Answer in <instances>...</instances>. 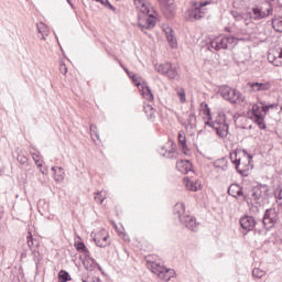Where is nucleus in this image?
<instances>
[{
  "mask_svg": "<svg viewBox=\"0 0 282 282\" xmlns=\"http://www.w3.org/2000/svg\"><path fill=\"white\" fill-rule=\"evenodd\" d=\"M230 160L240 175H246V172L250 171L252 155L246 153V151L238 150L232 152L230 154Z\"/></svg>",
  "mask_w": 282,
  "mask_h": 282,
  "instance_id": "1",
  "label": "nucleus"
},
{
  "mask_svg": "<svg viewBox=\"0 0 282 282\" xmlns=\"http://www.w3.org/2000/svg\"><path fill=\"white\" fill-rule=\"evenodd\" d=\"M218 94H220L224 100H228V102H231V105L246 102V96H243L239 90L230 88L229 86H220L218 88Z\"/></svg>",
  "mask_w": 282,
  "mask_h": 282,
  "instance_id": "2",
  "label": "nucleus"
},
{
  "mask_svg": "<svg viewBox=\"0 0 282 282\" xmlns=\"http://www.w3.org/2000/svg\"><path fill=\"white\" fill-rule=\"evenodd\" d=\"M206 124L215 129L217 135L220 138H226L228 135L229 126L225 113H218L215 121H207Z\"/></svg>",
  "mask_w": 282,
  "mask_h": 282,
  "instance_id": "3",
  "label": "nucleus"
},
{
  "mask_svg": "<svg viewBox=\"0 0 282 282\" xmlns=\"http://www.w3.org/2000/svg\"><path fill=\"white\" fill-rule=\"evenodd\" d=\"M273 9L270 4H264L262 7L256 6L251 9V12L247 13L249 19H253V21H261V19H268V17L272 15Z\"/></svg>",
  "mask_w": 282,
  "mask_h": 282,
  "instance_id": "4",
  "label": "nucleus"
},
{
  "mask_svg": "<svg viewBox=\"0 0 282 282\" xmlns=\"http://www.w3.org/2000/svg\"><path fill=\"white\" fill-rule=\"evenodd\" d=\"M156 72L163 76H167L170 80H180V69L171 63L155 65Z\"/></svg>",
  "mask_w": 282,
  "mask_h": 282,
  "instance_id": "5",
  "label": "nucleus"
},
{
  "mask_svg": "<svg viewBox=\"0 0 282 282\" xmlns=\"http://www.w3.org/2000/svg\"><path fill=\"white\" fill-rule=\"evenodd\" d=\"M232 43H235V37H217L210 42L209 47L219 52V50H228V45H232Z\"/></svg>",
  "mask_w": 282,
  "mask_h": 282,
  "instance_id": "6",
  "label": "nucleus"
},
{
  "mask_svg": "<svg viewBox=\"0 0 282 282\" xmlns=\"http://www.w3.org/2000/svg\"><path fill=\"white\" fill-rule=\"evenodd\" d=\"M276 221H279V210L276 208L267 209L262 220L263 226L267 228H273Z\"/></svg>",
  "mask_w": 282,
  "mask_h": 282,
  "instance_id": "7",
  "label": "nucleus"
},
{
  "mask_svg": "<svg viewBox=\"0 0 282 282\" xmlns=\"http://www.w3.org/2000/svg\"><path fill=\"white\" fill-rule=\"evenodd\" d=\"M202 8H204V4L197 7V3H194V8L185 12L186 21H200V19H204L205 13L202 11Z\"/></svg>",
  "mask_w": 282,
  "mask_h": 282,
  "instance_id": "8",
  "label": "nucleus"
},
{
  "mask_svg": "<svg viewBox=\"0 0 282 282\" xmlns=\"http://www.w3.org/2000/svg\"><path fill=\"white\" fill-rule=\"evenodd\" d=\"M138 25L142 32H144V30H153L155 28V17H153V14L138 15Z\"/></svg>",
  "mask_w": 282,
  "mask_h": 282,
  "instance_id": "9",
  "label": "nucleus"
},
{
  "mask_svg": "<svg viewBox=\"0 0 282 282\" xmlns=\"http://www.w3.org/2000/svg\"><path fill=\"white\" fill-rule=\"evenodd\" d=\"M251 113L253 116V120L256 124H258L259 129H265V119L263 118V110L261 106L254 104L251 108Z\"/></svg>",
  "mask_w": 282,
  "mask_h": 282,
  "instance_id": "10",
  "label": "nucleus"
},
{
  "mask_svg": "<svg viewBox=\"0 0 282 282\" xmlns=\"http://www.w3.org/2000/svg\"><path fill=\"white\" fill-rule=\"evenodd\" d=\"M248 86L253 94H258L259 91H270V89H272V84L265 80L251 82L248 83Z\"/></svg>",
  "mask_w": 282,
  "mask_h": 282,
  "instance_id": "11",
  "label": "nucleus"
},
{
  "mask_svg": "<svg viewBox=\"0 0 282 282\" xmlns=\"http://www.w3.org/2000/svg\"><path fill=\"white\" fill-rule=\"evenodd\" d=\"M268 61L272 63L275 67H281L282 65V48H271L268 54Z\"/></svg>",
  "mask_w": 282,
  "mask_h": 282,
  "instance_id": "12",
  "label": "nucleus"
},
{
  "mask_svg": "<svg viewBox=\"0 0 282 282\" xmlns=\"http://www.w3.org/2000/svg\"><path fill=\"white\" fill-rule=\"evenodd\" d=\"M269 192L270 188L268 185H258L257 187L252 188L251 197L254 199V202H259V199H262V197H268Z\"/></svg>",
  "mask_w": 282,
  "mask_h": 282,
  "instance_id": "13",
  "label": "nucleus"
},
{
  "mask_svg": "<svg viewBox=\"0 0 282 282\" xmlns=\"http://www.w3.org/2000/svg\"><path fill=\"white\" fill-rule=\"evenodd\" d=\"M240 226L242 230L250 232V230H254V226H257V220L252 216H242L240 218Z\"/></svg>",
  "mask_w": 282,
  "mask_h": 282,
  "instance_id": "14",
  "label": "nucleus"
},
{
  "mask_svg": "<svg viewBox=\"0 0 282 282\" xmlns=\"http://www.w3.org/2000/svg\"><path fill=\"white\" fill-rule=\"evenodd\" d=\"M228 195L231 197H242V199H248V194L243 193V188L239 184H231L228 188Z\"/></svg>",
  "mask_w": 282,
  "mask_h": 282,
  "instance_id": "15",
  "label": "nucleus"
},
{
  "mask_svg": "<svg viewBox=\"0 0 282 282\" xmlns=\"http://www.w3.org/2000/svg\"><path fill=\"white\" fill-rule=\"evenodd\" d=\"M164 33L167 39V43L172 47V50H177V39H175V33L171 26H166L164 29Z\"/></svg>",
  "mask_w": 282,
  "mask_h": 282,
  "instance_id": "16",
  "label": "nucleus"
},
{
  "mask_svg": "<svg viewBox=\"0 0 282 282\" xmlns=\"http://www.w3.org/2000/svg\"><path fill=\"white\" fill-rule=\"evenodd\" d=\"M94 241L96 243V246H98V248H107V246H109V236L106 235H100L98 234L95 238Z\"/></svg>",
  "mask_w": 282,
  "mask_h": 282,
  "instance_id": "17",
  "label": "nucleus"
},
{
  "mask_svg": "<svg viewBox=\"0 0 282 282\" xmlns=\"http://www.w3.org/2000/svg\"><path fill=\"white\" fill-rule=\"evenodd\" d=\"M176 169H177V171H180V173H183V175H186V173H188V171H191L192 165H191L189 161L181 160V161L176 162Z\"/></svg>",
  "mask_w": 282,
  "mask_h": 282,
  "instance_id": "18",
  "label": "nucleus"
},
{
  "mask_svg": "<svg viewBox=\"0 0 282 282\" xmlns=\"http://www.w3.org/2000/svg\"><path fill=\"white\" fill-rule=\"evenodd\" d=\"M181 221L186 226V228H188V230H192L193 232L197 230V220H195V218L191 216H185L184 219Z\"/></svg>",
  "mask_w": 282,
  "mask_h": 282,
  "instance_id": "19",
  "label": "nucleus"
},
{
  "mask_svg": "<svg viewBox=\"0 0 282 282\" xmlns=\"http://www.w3.org/2000/svg\"><path fill=\"white\" fill-rule=\"evenodd\" d=\"M160 155H163V158H167L170 160H173V158H177V151L175 148H171L170 150H165V148H161L159 150Z\"/></svg>",
  "mask_w": 282,
  "mask_h": 282,
  "instance_id": "20",
  "label": "nucleus"
},
{
  "mask_svg": "<svg viewBox=\"0 0 282 282\" xmlns=\"http://www.w3.org/2000/svg\"><path fill=\"white\" fill-rule=\"evenodd\" d=\"M185 210H186V208L183 203H177L174 206V215H177L180 221H184V219L186 217V216H184Z\"/></svg>",
  "mask_w": 282,
  "mask_h": 282,
  "instance_id": "21",
  "label": "nucleus"
},
{
  "mask_svg": "<svg viewBox=\"0 0 282 282\" xmlns=\"http://www.w3.org/2000/svg\"><path fill=\"white\" fill-rule=\"evenodd\" d=\"M184 182L187 191H193L194 193H196V191H199V188H202V184L191 181L189 178H184Z\"/></svg>",
  "mask_w": 282,
  "mask_h": 282,
  "instance_id": "22",
  "label": "nucleus"
},
{
  "mask_svg": "<svg viewBox=\"0 0 282 282\" xmlns=\"http://www.w3.org/2000/svg\"><path fill=\"white\" fill-rule=\"evenodd\" d=\"M178 144L181 147V149L186 152L188 151V145L186 144V132H184V130H181L178 132Z\"/></svg>",
  "mask_w": 282,
  "mask_h": 282,
  "instance_id": "23",
  "label": "nucleus"
},
{
  "mask_svg": "<svg viewBox=\"0 0 282 282\" xmlns=\"http://www.w3.org/2000/svg\"><path fill=\"white\" fill-rule=\"evenodd\" d=\"M52 171L55 175V182H63V180H65V170H63V167L53 166Z\"/></svg>",
  "mask_w": 282,
  "mask_h": 282,
  "instance_id": "24",
  "label": "nucleus"
},
{
  "mask_svg": "<svg viewBox=\"0 0 282 282\" xmlns=\"http://www.w3.org/2000/svg\"><path fill=\"white\" fill-rule=\"evenodd\" d=\"M173 274H175V271L171 269H166L164 267L161 273H159V279H162V281H171V278L173 276Z\"/></svg>",
  "mask_w": 282,
  "mask_h": 282,
  "instance_id": "25",
  "label": "nucleus"
},
{
  "mask_svg": "<svg viewBox=\"0 0 282 282\" xmlns=\"http://www.w3.org/2000/svg\"><path fill=\"white\" fill-rule=\"evenodd\" d=\"M215 169L218 171H228V161L226 159H218L214 162Z\"/></svg>",
  "mask_w": 282,
  "mask_h": 282,
  "instance_id": "26",
  "label": "nucleus"
},
{
  "mask_svg": "<svg viewBox=\"0 0 282 282\" xmlns=\"http://www.w3.org/2000/svg\"><path fill=\"white\" fill-rule=\"evenodd\" d=\"M141 88L143 98H145V100H149V102H152L153 93H151V88H149L144 83L141 85Z\"/></svg>",
  "mask_w": 282,
  "mask_h": 282,
  "instance_id": "27",
  "label": "nucleus"
},
{
  "mask_svg": "<svg viewBox=\"0 0 282 282\" xmlns=\"http://www.w3.org/2000/svg\"><path fill=\"white\" fill-rule=\"evenodd\" d=\"M159 2L164 8V14H166V10H169V12H173V3H175L174 0H159Z\"/></svg>",
  "mask_w": 282,
  "mask_h": 282,
  "instance_id": "28",
  "label": "nucleus"
},
{
  "mask_svg": "<svg viewBox=\"0 0 282 282\" xmlns=\"http://www.w3.org/2000/svg\"><path fill=\"white\" fill-rule=\"evenodd\" d=\"M75 248L77 252H83L85 257H89V249L85 246V242H75Z\"/></svg>",
  "mask_w": 282,
  "mask_h": 282,
  "instance_id": "29",
  "label": "nucleus"
},
{
  "mask_svg": "<svg viewBox=\"0 0 282 282\" xmlns=\"http://www.w3.org/2000/svg\"><path fill=\"white\" fill-rule=\"evenodd\" d=\"M148 268L151 270V272H153V274H158V276L160 275L162 270H164V267H162L155 262L148 264Z\"/></svg>",
  "mask_w": 282,
  "mask_h": 282,
  "instance_id": "30",
  "label": "nucleus"
},
{
  "mask_svg": "<svg viewBox=\"0 0 282 282\" xmlns=\"http://www.w3.org/2000/svg\"><path fill=\"white\" fill-rule=\"evenodd\" d=\"M84 265H85L86 270L91 272L94 270V267L96 265V260L88 256V257H86V260L84 261Z\"/></svg>",
  "mask_w": 282,
  "mask_h": 282,
  "instance_id": "31",
  "label": "nucleus"
},
{
  "mask_svg": "<svg viewBox=\"0 0 282 282\" xmlns=\"http://www.w3.org/2000/svg\"><path fill=\"white\" fill-rule=\"evenodd\" d=\"M37 31L40 34H42L43 40H45V36H47V34H50V29H47V25H45L44 23L37 24Z\"/></svg>",
  "mask_w": 282,
  "mask_h": 282,
  "instance_id": "32",
  "label": "nucleus"
},
{
  "mask_svg": "<svg viewBox=\"0 0 282 282\" xmlns=\"http://www.w3.org/2000/svg\"><path fill=\"white\" fill-rule=\"evenodd\" d=\"M143 110L150 120H153V118H155V109H153V106L147 105L144 106Z\"/></svg>",
  "mask_w": 282,
  "mask_h": 282,
  "instance_id": "33",
  "label": "nucleus"
},
{
  "mask_svg": "<svg viewBox=\"0 0 282 282\" xmlns=\"http://www.w3.org/2000/svg\"><path fill=\"white\" fill-rule=\"evenodd\" d=\"M31 155L33 158V161L36 164L37 169H41V166H43V160H41V153L40 152H33L31 151Z\"/></svg>",
  "mask_w": 282,
  "mask_h": 282,
  "instance_id": "34",
  "label": "nucleus"
},
{
  "mask_svg": "<svg viewBox=\"0 0 282 282\" xmlns=\"http://www.w3.org/2000/svg\"><path fill=\"white\" fill-rule=\"evenodd\" d=\"M186 122L189 129L197 127V117L195 116V113H189Z\"/></svg>",
  "mask_w": 282,
  "mask_h": 282,
  "instance_id": "35",
  "label": "nucleus"
},
{
  "mask_svg": "<svg viewBox=\"0 0 282 282\" xmlns=\"http://www.w3.org/2000/svg\"><path fill=\"white\" fill-rule=\"evenodd\" d=\"M26 243H28V248H29L30 250H34V247H35V246H39V241H37V240H34V239L32 238V235L28 236V238H26Z\"/></svg>",
  "mask_w": 282,
  "mask_h": 282,
  "instance_id": "36",
  "label": "nucleus"
},
{
  "mask_svg": "<svg viewBox=\"0 0 282 282\" xmlns=\"http://www.w3.org/2000/svg\"><path fill=\"white\" fill-rule=\"evenodd\" d=\"M252 276H254V279H263V276H265V271L259 268H254L252 270Z\"/></svg>",
  "mask_w": 282,
  "mask_h": 282,
  "instance_id": "37",
  "label": "nucleus"
},
{
  "mask_svg": "<svg viewBox=\"0 0 282 282\" xmlns=\"http://www.w3.org/2000/svg\"><path fill=\"white\" fill-rule=\"evenodd\" d=\"M273 30L275 32H282V19H274L272 20Z\"/></svg>",
  "mask_w": 282,
  "mask_h": 282,
  "instance_id": "38",
  "label": "nucleus"
},
{
  "mask_svg": "<svg viewBox=\"0 0 282 282\" xmlns=\"http://www.w3.org/2000/svg\"><path fill=\"white\" fill-rule=\"evenodd\" d=\"M105 199H107V194H104L102 192L95 194V202H97V204H102Z\"/></svg>",
  "mask_w": 282,
  "mask_h": 282,
  "instance_id": "39",
  "label": "nucleus"
},
{
  "mask_svg": "<svg viewBox=\"0 0 282 282\" xmlns=\"http://www.w3.org/2000/svg\"><path fill=\"white\" fill-rule=\"evenodd\" d=\"M176 94H177L181 102H186V91L183 88H177Z\"/></svg>",
  "mask_w": 282,
  "mask_h": 282,
  "instance_id": "40",
  "label": "nucleus"
},
{
  "mask_svg": "<svg viewBox=\"0 0 282 282\" xmlns=\"http://www.w3.org/2000/svg\"><path fill=\"white\" fill-rule=\"evenodd\" d=\"M58 276H59V281L62 282L69 281V273H67V271H64V270L59 271Z\"/></svg>",
  "mask_w": 282,
  "mask_h": 282,
  "instance_id": "41",
  "label": "nucleus"
},
{
  "mask_svg": "<svg viewBox=\"0 0 282 282\" xmlns=\"http://www.w3.org/2000/svg\"><path fill=\"white\" fill-rule=\"evenodd\" d=\"M138 11L140 12L139 17H148L149 14V8L147 7L145 3Z\"/></svg>",
  "mask_w": 282,
  "mask_h": 282,
  "instance_id": "42",
  "label": "nucleus"
},
{
  "mask_svg": "<svg viewBox=\"0 0 282 282\" xmlns=\"http://www.w3.org/2000/svg\"><path fill=\"white\" fill-rule=\"evenodd\" d=\"M234 19H236V21H242V19H246V17H248V13H237V12H232L231 13Z\"/></svg>",
  "mask_w": 282,
  "mask_h": 282,
  "instance_id": "43",
  "label": "nucleus"
},
{
  "mask_svg": "<svg viewBox=\"0 0 282 282\" xmlns=\"http://www.w3.org/2000/svg\"><path fill=\"white\" fill-rule=\"evenodd\" d=\"M124 72H127L128 76H130L132 78V80H133V83H135L137 87H139V88L142 87V84H140V82H138L135 75L131 76V73H129V69H127V68H124Z\"/></svg>",
  "mask_w": 282,
  "mask_h": 282,
  "instance_id": "44",
  "label": "nucleus"
},
{
  "mask_svg": "<svg viewBox=\"0 0 282 282\" xmlns=\"http://www.w3.org/2000/svg\"><path fill=\"white\" fill-rule=\"evenodd\" d=\"M18 162L20 164H28V156L23 155V154H18V158H17Z\"/></svg>",
  "mask_w": 282,
  "mask_h": 282,
  "instance_id": "45",
  "label": "nucleus"
},
{
  "mask_svg": "<svg viewBox=\"0 0 282 282\" xmlns=\"http://www.w3.org/2000/svg\"><path fill=\"white\" fill-rule=\"evenodd\" d=\"M59 72L65 76L67 74V66L64 63L59 64Z\"/></svg>",
  "mask_w": 282,
  "mask_h": 282,
  "instance_id": "46",
  "label": "nucleus"
},
{
  "mask_svg": "<svg viewBox=\"0 0 282 282\" xmlns=\"http://www.w3.org/2000/svg\"><path fill=\"white\" fill-rule=\"evenodd\" d=\"M275 198L282 203V187L275 192Z\"/></svg>",
  "mask_w": 282,
  "mask_h": 282,
  "instance_id": "47",
  "label": "nucleus"
},
{
  "mask_svg": "<svg viewBox=\"0 0 282 282\" xmlns=\"http://www.w3.org/2000/svg\"><path fill=\"white\" fill-rule=\"evenodd\" d=\"M144 4V1L142 0H134V6L137 10H139Z\"/></svg>",
  "mask_w": 282,
  "mask_h": 282,
  "instance_id": "48",
  "label": "nucleus"
},
{
  "mask_svg": "<svg viewBox=\"0 0 282 282\" xmlns=\"http://www.w3.org/2000/svg\"><path fill=\"white\" fill-rule=\"evenodd\" d=\"M262 108V116L265 119V113H268L270 111V107L269 106H261Z\"/></svg>",
  "mask_w": 282,
  "mask_h": 282,
  "instance_id": "49",
  "label": "nucleus"
},
{
  "mask_svg": "<svg viewBox=\"0 0 282 282\" xmlns=\"http://www.w3.org/2000/svg\"><path fill=\"white\" fill-rule=\"evenodd\" d=\"M90 131H91V135L95 134L97 139L99 138L98 133H96V126L91 124L90 126Z\"/></svg>",
  "mask_w": 282,
  "mask_h": 282,
  "instance_id": "50",
  "label": "nucleus"
},
{
  "mask_svg": "<svg viewBox=\"0 0 282 282\" xmlns=\"http://www.w3.org/2000/svg\"><path fill=\"white\" fill-rule=\"evenodd\" d=\"M107 3L109 6L110 10H116V8L113 6H111V3H109L108 1H107Z\"/></svg>",
  "mask_w": 282,
  "mask_h": 282,
  "instance_id": "51",
  "label": "nucleus"
},
{
  "mask_svg": "<svg viewBox=\"0 0 282 282\" xmlns=\"http://www.w3.org/2000/svg\"><path fill=\"white\" fill-rule=\"evenodd\" d=\"M225 32H232V29L231 28H225Z\"/></svg>",
  "mask_w": 282,
  "mask_h": 282,
  "instance_id": "52",
  "label": "nucleus"
},
{
  "mask_svg": "<svg viewBox=\"0 0 282 282\" xmlns=\"http://www.w3.org/2000/svg\"><path fill=\"white\" fill-rule=\"evenodd\" d=\"M40 173H41L42 175H45V171H43V169H40Z\"/></svg>",
  "mask_w": 282,
  "mask_h": 282,
  "instance_id": "53",
  "label": "nucleus"
},
{
  "mask_svg": "<svg viewBox=\"0 0 282 282\" xmlns=\"http://www.w3.org/2000/svg\"><path fill=\"white\" fill-rule=\"evenodd\" d=\"M97 3H105L102 0H95Z\"/></svg>",
  "mask_w": 282,
  "mask_h": 282,
  "instance_id": "54",
  "label": "nucleus"
},
{
  "mask_svg": "<svg viewBox=\"0 0 282 282\" xmlns=\"http://www.w3.org/2000/svg\"><path fill=\"white\" fill-rule=\"evenodd\" d=\"M269 109H274V105H269Z\"/></svg>",
  "mask_w": 282,
  "mask_h": 282,
  "instance_id": "55",
  "label": "nucleus"
},
{
  "mask_svg": "<svg viewBox=\"0 0 282 282\" xmlns=\"http://www.w3.org/2000/svg\"><path fill=\"white\" fill-rule=\"evenodd\" d=\"M67 3L72 4L70 0H67Z\"/></svg>",
  "mask_w": 282,
  "mask_h": 282,
  "instance_id": "56",
  "label": "nucleus"
}]
</instances>
